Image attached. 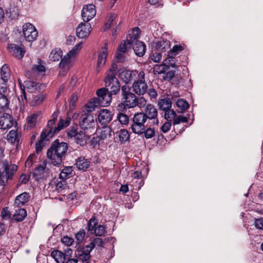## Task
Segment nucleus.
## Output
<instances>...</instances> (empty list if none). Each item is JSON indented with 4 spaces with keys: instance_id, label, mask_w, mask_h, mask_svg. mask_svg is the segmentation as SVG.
<instances>
[{
    "instance_id": "obj_39",
    "label": "nucleus",
    "mask_w": 263,
    "mask_h": 263,
    "mask_svg": "<svg viewBox=\"0 0 263 263\" xmlns=\"http://www.w3.org/2000/svg\"><path fill=\"white\" fill-rule=\"evenodd\" d=\"M72 171L73 169L71 166L65 167L60 174V178L63 180L66 179L68 176L71 174Z\"/></svg>"
},
{
    "instance_id": "obj_46",
    "label": "nucleus",
    "mask_w": 263,
    "mask_h": 263,
    "mask_svg": "<svg viewBox=\"0 0 263 263\" xmlns=\"http://www.w3.org/2000/svg\"><path fill=\"white\" fill-rule=\"evenodd\" d=\"M143 134H144V137L146 139H150L154 137L155 132L154 128L148 127L147 129L145 128Z\"/></svg>"
},
{
    "instance_id": "obj_6",
    "label": "nucleus",
    "mask_w": 263,
    "mask_h": 263,
    "mask_svg": "<svg viewBox=\"0 0 263 263\" xmlns=\"http://www.w3.org/2000/svg\"><path fill=\"white\" fill-rule=\"evenodd\" d=\"M147 121L143 112L136 113L132 119V123L130 126L132 131L135 134L141 135L143 134L145 129V123Z\"/></svg>"
},
{
    "instance_id": "obj_26",
    "label": "nucleus",
    "mask_w": 263,
    "mask_h": 263,
    "mask_svg": "<svg viewBox=\"0 0 263 263\" xmlns=\"http://www.w3.org/2000/svg\"><path fill=\"white\" fill-rule=\"evenodd\" d=\"M29 197V193L24 192L16 197L14 203L17 206H22L28 201Z\"/></svg>"
},
{
    "instance_id": "obj_42",
    "label": "nucleus",
    "mask_w": 263,
    "mask_h": 263,
    "mask_svg": "<svg viewBox=\"0 0 263 263\" xmlns=\"http://www.w3.org/2000/svg\"><path fill=\"white\" fill-rule=\"evenodd\" d=\"M177 106L182 110L187 109L189 105L186 101L183 99H179L176 102Z\"/></svg>"
},
{
    "instance_id": "obj_38",
    "label": "nucleus",
    "mask_w": 263,
    "mask_h": 263,
    "mask_svg": "<svg viewBox=\"0 0 263 263\" xmlns=\"http://www.w3.org/2000/svg\"><path fill=\"white\" fill-rule=\"evenodd\" d=\"M70 119H66V120H64L63 119H61L58 124V126H56V128L54 129V132H57V134L61 129L68 126L70 124Z\"/></svg>"
},
{
    "instance_id": "obj_57",
    "label": "nucleus",
    "mask_w": 263,
    "mask_h": 263,
    "mask_svg": "<svg viewBox=\"0 0 263 263\" xmlns=\"http://www.w3.org/2000/svg\"><path fill=\"white\" fill-rule=\"evenodd\" d=\"M97 223V222L96 221V219L93 218H91L88 223V229L89 231H92L94 230L95 229V227Z\"/></svg>"
},
{
    "instance_id": "obj_51",
    "label": "nucleus",
    "mask_w": 263,
    "mask_h": 263,
    "mask_svg": "<svg viewBox=\"0 0 263 263\" xmlns=\"http://www.w3.org/2000/svg\"><path fill=\"white\" fill-rule=\"evenodd\" d=\"M77 127H70L67 131L68 137L70 138H74V139L78 133L77 132Z\"/></svg>"
},
{
    "instance_id": "obj_7",
    "label": "nucleus",
    "mask_w": 263,
    "mask_h": 263,
    "mask_svg": "<svg viewBox=\"0 0 263 263\" xmlns=\"http://www.w3.org/2000/svg\"><path fill=\"white\" fill-rule=\"evenodd\" d=\"M139 34V28L138 27L133 28L131 34V37H133L131 42L132 45H133V49L135 54L139 57H142L145 52L146 45L143 42L138 40Z\"/></svg>"
},
{
    "instance_id": "obj_5",
    "label": "nucleus",
    "mask_w": 263,
    "mask_h": 263,
    "mask_svg": "<svg viewBox=\"0 0 263 263\" xmlns=\"http://www.w3.org/2000/svg\"><path fill=\"white\" fill-rule=\"evenodd\" d=\"M82 42H80L77 44L63 58H61V62L59 64L60 68L68 70L73 66L76 57L82 48Z\"/></svg>"
},
{
    "instance_id": "obj_29",
    "label": "nucleus",
    "mask_w": 263,
    "mask_h": 263,
    "mask_svg": "<svg viewBox=\"0 0 263 263\" xmlns=\"http://www.w3.org/2000/svg\"><path fill=\"white\" fill-rule=\"evenodd\" d=\"M170 42L167 40L158 41L156 44V48L162 52H164L170 48Z\"/></svg>"
},
{
    "instance_id": "obj_25",
    "label": "nucleus",
    "mask_w": 263,
    "mask_h": 263,
    "mask_svg": "<svg viewBox=\"0 0 263 263\" xmlns=\"http://www.w3.org/2000/svg\"><path fill=\"white\" fill-rule=\"evenodd\" d=\"M74 139V141L80 145L86 144L89 139V136L87 135L85 132L80 131L78 133Z\"/></svg>"
},
{
    "instance_id": "obj_53",
    "label": "nucleus",
    "mask_w": 263,
    "mask_h": 263,
    "mask_svg": "<svg viewBox=\"0 0 263 263\" xmlns=\"http://www.w3.org/2000/svg\"><path fill=\"white\" fill-rule=\"evenodd\" d=\"M161 54L158 52H154L151 56V59L156 63H159L161 60Z\"/></svg>"
},
{
    "instance_id": "obj_62",
    "label": "nucleus",
    "mask_w": 263,
    "mask_h": 263,
    "mask_svg": "<svg viewBox=\"0 0 263 263\" xmlns=\"http://www.w3.org/2000/svg\"><path fill=\"white\" fill-rule=\"evenodd\" d=\"M65 181L64 180L62 179V180H61L57 182L56 184V187L55 189L59 192L62 191L63 189H64V186L65 184Z\"/></svg>"
},
{
    "instance_id": "obj_28",
    "label": "nucleus",
    "mask_w": 263,
    "mask_h": 263,
    "mask_svg": "<svg viewBox=\"0 0 263 263\" xmlns=\"http://www.w3.org/2000/svg\"><path fill=\"white\" fill-rule=\"evenodd\" d=\"M46 165L47 162L46 160H44L34 169L33 172V176L36 180H39L41 178V176L44 173Z\"/></svg>"
},
{
    "instance_id": "obj_43",
    "label": "nucleus",
    "mask_w": 263,
    "mask_h": 263,
    "mask_svg": "<svg viewBox=\"0 0 263 263\" xmlns=\"http://www.w3.org/2000/svg\"><path fill=\"white\" fill-rule=\"evenodd\" d=\"M94 232L97 236H103L106 233V228L104 226L99 225L95 228Z\"/></svg>"
},
{
    "instance_id": "obj_4",
    "label": "nucleus",
    "mask_w": 263,
    "mask_h": 263,
    "mask_svg": "<svg viewBox=\"0 0 263 263\" xmlns=\"http://www.w3.org/2000/svg\"><path fill=\"white\" fill-rule=\"evenodd\" d=\"M97 97L91 99L85 105L86 112L91 113L98 105L102 106H108L110 103V98L102 89H99L97 91Z\"/></svg>"
},
{
    "instance_id": "obj_14",
    "label": "nucleus",
    "mask_w": 263,
    "mask_h": 263,
    "mask_svg": "<svg viewBox=\"0 0 263 263\" xmlns=\"http://www.w3.org/2000/svg\"><path fill=\"white\" fill-rule=\"evenodd\" d=\"M96 14L95 6L92 4H88L84 6L82 10L81 15L84 22H88L95 17Z\"/></svg>"
},
{
    "instance_id": "obj_63",
    "label": "nucleus",
    "mask_w": 263,
    "mask_h": 263,
    "mask_svg": "<svg viewBox=\"0 0 263 263\" xmlns=\"http://www.w3.org/2000/svg\"><path fill=\"white\" fill-rule=\"evenodd\" d=\"M124 53L122 52H120V51H118V52L116 54V60L118 62H122L124 60Z\"/></svg>"
},
{
    "instance_id": "obj_19",
    "label": "nucleus",
    "mask_w": 263,
    "mask_h": 263,
    "mask_svg": "<svg viewBox=\"0 0 263 263\" xmlns=\"http://www.w3.org/2000/svg\"><path fill=\"white\" fill-rule=\"evenodd\" d=\"M112 118L111 112L106 109H101L98 116V121L102 125H106L110 122Z\"/></svg>"
},
{
    "instance_id": "obj_47",
    "label": "nucleus",
    "mask_w": 263,
    "mask_h": 263,
    "mask_svg": "<svg viewBox=\"0 0 263 263\" xmlns=\"http://www.w3.org/2000/svg\"><path fill=\"white\" fill-rule=\"evenodd\" d=\"M17 137V133L15 130H11L7 136L8 141L11 143H14Z\"/></svg>"
},
{
    "instance_id": "obj_32",
    "label": "nucleus",
    "mask_w": 263,
    "mask_h": 263,
    "mask_svg": "<svg viewBox=\"0 0 263 263\" xmlns=\"http://www.w3.org/2000/svg\"><path fill=\"white\" fill-rule=\"evenodd\" d=\"M27 215L26 211L24 209H18L15 210L13 215V219L16 221H22Z\"/></svg>"
},
{
    "instance_id": "obj_11",
    "label": "nucleus",
    "mask_w": 263,
    "mask_h": 263,
    "mask_svg": "<svg viewBox=\"0 0 263 263\" xmlns=\"http://www.w3.org/2000/svg\"><path fill=\"white\" fill-rule=\"evenodd\" d=\"M18 81L21 89L25 99H26V91L29 93H34L42 89V85L40 83L30 80H27L24 81V84H22L20 79Z\"/></svg>"
},
{
    "instance_id": "obj_8",
    "label": "nucleus",
    "mask_w": 263,
    "mask_h": 263,
    "mask_svg": "<svg viewBox=\"0 0 263 263\" xmlns=\"http://www.w3.org/2000/svg\"><path fill=\"white\" fill-rule=\"evenodd\" d=\"M3 168L4 171L0 172V185H5L8 179H10L17 170V166L13 164H9L8 160L3 162Z\"/></svg>"
},
{
    "instance_id": "obj_44",
    "label": "nucleus",
    "mask_w": 263,
    "mask_h": 263,
    "mask_svg": "<svg viewBox=\"0 0 263 263\" xmlns=\"http://www.w3.org/2000/svg\"><path fill=\"white\" fill-rule=\"evenodd\" d=\"M45 96L43 94H38L34 96L32 100V103L33 105H37L40 104L45 99Z\"/></svg>"
},
{
    "instance_id": "obj_56",
    "label": "nucleus",
    "mask_w": 263,
    "mask_h": 263,
    "mask_svg": "<svg viewBox=\"0 0 263 263\" xmlns=\"http://www.w3.org/2000/svg\"><path fill=\"white\" fill-rule=\"evenodd\" d=\"M183 49V48L180 45H175L172 49L170 50L171 55L175 56L178 53V51H181Z\"/></svg>"
},
{
    "instance_id": "obj_22",
    "label": "nucleus",
    "mask_w": 263,
    "mask_h": 263,
    "mask_svg": "<svg viewBox=\"0 0 263 263\" xmlns=\"http://www.w3.org/2000/svg\"><path fill=\"white\" fill-rule=\"evenodd\" d=\"M91 249L88 245H86L82 249H79L77 250L76 255L78 256L79 260L90 259V253Z\"/></svg>"
},
{
    "instance_id": "obj_55",
    "label": "nucleus",
    "mask_w": 263,
    "mask_h": 263,
    "mask_svg": "<svg viewBox=\"0 0 263 263\" xmlns=\"http://www.w3.org/2000/svg\"><path fill=\"white\" fill-rule=\"evenodd\" d=\"M171 126H172V122H169V121L166 122L161 126V129L163 133H166L170 130Z\"/></svg>"
},
{
    "instance_id": "obj_49",
    "label": "nucleus",
    "mask_w": 263,
    "mask_h": 263,
    "mask_svg": "<svg viewBox=\"0 0 263 263\" xmlns=\"http://www.w3.org/2000/svg\"><path fill=\"white\" fill-rule=\"evenodd\" d=\"M117 17V15L115 14H111L108 16L107 22L105 24L106 29H108L113 25V22Z\"/></svg>"
},
{
    "instance_id": "obj_36",
    "label": "nucleus",
    "mask_w": 263,
    "mask_h": 263,
    "mask_svg": "<svg viewBox=\"0 0 263 263\" xmlns=\"http://www.w3.org/2000/svg\"><path fill=\"white\" fill-rule=\"evenodd\" d=\"M39 114L35 113L31 114L27 118V122L30 128L34 127L37 122Z\"/></svg>"
},
{
    "instance_id": "obj_15",
    "label": "nucleus",
    "mask_w": 263,
    "mask_h": 263,
    "mask_svg": "<svg viewBox=\"0 0 263 263\" xmlns=\"http://www.w3.org/2000/svg\"><path fill=\"white\" fill-rule=\"evenodd\" d=\"M1 78L0 79V92L5 93L6 91V87L5 83L8 81L10 77V70L6 64H4L1 68Z\"/></svg>"
},
{
    "instance_id": "obj_24",
    "label": "nucleus",
    "mask_w": 263,
    "mask_h": 263,
    "mask_svg": "<svg viewBox=\"0 0 263 263\" xmlns=\"http://www.w3.org/2000/svg\"><path fill=\"white\" fill-rule=\"evenodd\" d=\"M107 56V45H105V46L102 48V51L100 52L98 55L97 61V69L98 71L100 70L99 69L102 67L105 64Z\"/></svg>"
},
{
    "instance_id": "obj_10",
    "label": "nucleus",
    "mask_w": 263,
    "mask_h": 263,
    "mask_svg": "<svg viewBox=\"0 0 263 263\" xmlns=\"http://www.w3.org/2000/svg\"><path fill=\"white\" fill-rule=\"evenodd\" d=\"M133 91L138 95H143L147 90V85L145 82V73L141 71L138 74V80L133 84Z\"/></svg>"
},
{
    "instance_id": "obj_27",
    "label": "nucleus",
    "mask_w": 263,
    "mask_h": 263,
    "mask_svg": "<svg viewBox=\"0 0 263 263\" xmlns=\"http://www.w3.org/2000/svg\"><path fill=\"white\" fill-rule=\"evenodd\" d=\"M158 106L160 109L164 111L168 110L172 107V101L168 98L159 99Z\"/></svg>"
},
{
    "instance_id": "obj_60",
    "label": "nucleus",
    "mask_w": 263,
    "mask_h": 263,
    "mask_svg": "<svg viewBox=\"0 0 263 263\" xmlns=\"http://www.w3.org/2000/svg\"><path fill=\"white\" fill-rule=\"evenodd\" d=\"M254 225L256 228L263 230V218L256 219Z\"/></svg>"
},
{
    "instance_id": "obj_52",
    "label": "nucleus",
    "mask_w": 263,
    "mask_h": 263,
    "mask_svg": "<svg viewBox=\"0 0 263 263\" xmlns=\"http://www.w3.org/2000/svg\"><path fill=\"white\" fill-rule=\"evenodd\" d=\"M8 104V101L6 96L0 94V106L2 108L6 107Z\"/></svg>"
},
{
    "instance_id": "obj_9",
    "label": "nucleus",
    "mask_w": 263,
    "mask_h": 263,
    "mask_svg": "<svg viewBox=\"0 0 263 263\" xmlns=\"http://www.w3.org/2000/svg\"><path fill=\"white\" fill-rule=\"evenodd\" d=\"M95 120L92 114L82 110L80 113L79 125L84 130L92 129L95 125Z\"/></svg>"
},
{
    "instance_id": "obj_1",
    "label": "nucleus",
    "mask_w": 263,
    "mask_h": 263,
    "mask_svg": "<svg viewBox=\"0 0 263 263\" xmlns=\"http://www.w3.org/2000/svg\"><path fill=\"white\" fill-rule=\"evenodd\" d=\"M121 97L123 103L118 106V110L123 106L127 108L136 106L143 108L146 104V101L144 97L137 98L134 93L130 92V88L126 84L121 87Z\"/></svg>"
},
{
    "instance_id": "obj_35",
    "label": "nucleus",
    "mask_w": 263,
    "mask_h": 263,
    "mask_svg": "<svg viewBox=\"0 0 263 263\" xmlns=\"http://www.w3.org/2000/svg\"><path fill=\"white\" fill-rule=\"evenodd\" d=\"M111 136V129L108 126L103 127L99 134V138L101 140L109 138Z\"/></svg>"
},
{
    "instance_id": "obj_2",
    "label": "nucleus",
    "mask_w": 263,
    "mask_h": 263,
    "mask_svg": "<svg viewBox=\"0 0 263 263\" xmlns=\"http://www.w3.org/2000/svg\"><path fill=\"white\" fill-rule=\"evenodd\" d=\"M118 65L116 64H112L108 71L106 72L105 78V86L107 89L102 88L105 91V94H107L110 98L111 101V96L118 94L121 87L120 83L116 78L117 73Z\"/></svg>"
},
{
    "instance_id": "obj_50",
    "label": "nucleus",
    "mask_w": 263,
    "mask_h": 263,
    "mask_svg": "<svg viewBox=\"0 0 263 263\" xmlns=\"http://www.w3.org/2000/svg\"><path fill=\"white\" fill-rule=\"evenodd\" d=\"M103 244L102 239L100 238H96L94 239L93 242L89 243L88 245L89 247L92 250L95 246H101Z\"/></svg>"
},
{
    "instance_id": "obj_40",
    "label": "nucleus",
    "mask_w": 263,
    "mask_h": 263,
    "mask_svg": "<svg viewBox=\"0 0 263 263\" xmlns=\"http://www.w3.org/2000/svg\"><path fill=\"white\" fill-rule=\"evenodd\" d=\"M176 115V112L173 109H168L164 111V118L169 122H172Z\"/></svg>"
},
{
    "instance_id": "obj_13",
    "label": "nucleus",
    "mask_w": 263,
    "mask_h": 263,
    "mask_svg": "<svg viewBox=\"0 0 263 263\" xmlns=\"http://www.w3.org/2000/svg\"><path fill=\"white\" fill-rule=\"evenodd\" d=\"M23 32L25 39L28 42L34 41L38 35L36 28L31 23H26L23 26Z\"/></svg>"
},
{
    "instance_id": "obj_54",
    "label": "nucleus",
    "mask_w": 263,
    "mask_h": 263,
    "mask_svg": "<svg viewBox=\"0 0 263 263\" xmlns=\"http://www.w3.org/2000/svg\"><path fill=\"white\" fill-rule=\"evenodd\" d=\"M62 242L65 245L70 246L73 243V240L72 238L66 236L62 238Z\"/></svg>"
},
{
    "instance_id": "obj_45",
    "label": "nucleus",
    "mask_w": 263,
    "mask_h": 263,
    "mask_svg": "<svg viewBox=\"0 0 263 263\" xmlns=\"http://www.w3.org/2000/svg\"><path fill=\"white\" fill-rule=\"evenodd\" d=\"M118 119L122 124L126 125L129 122L128 116L125 114L120 113L118 115Z\"/></svg>"
},
{
    "instance_id": "obj_16",
    "label": "nucleus",
    "mask_w": 263,
    "mask_h": 263,
    "mask_svg": "<svg viewBox=\"0 0 263 263\" xmlns=\"http://www.w3.org/2000/svg\"><path fill=\"white\" fill-rule=\"evenodd\" d=\"M91 28L89 23H81L76 28L77 35L81 39L87 37L91 32Z\"/></svg>"
},
{
    "instance_id": "obj_12",
    "label": "nucleus",
    "mask_w": 263,
    "mask_h": 263,
    "mask_svg": "<svg viewBox=\"0 0 263 263\" xmlns=\"http://www.w3.org/2000/svg\"><path fill=\"white\" fill-rule=\"evenodd\" d=\"M146 107L144 109L143 114L146 120L152 121L153 125H158L159 124V120L158 118V110L156 107L151 104H148L145 105Z\"/></svg>"
},
{
    "instance_id": "obj_58",
    "label": "nucleus",
    "mask_w": 263,
    "mask_h": 263,
    "mask_svg": "<svg viewBox=\"0 0 263 263\" xmlns=\"http://www.w3.org/2000/svg\"><path fill=\"white\" fill-rule=\"evenodd\" d=\"M175 75V72L171 70L167 71L165 73H164V75L163 76V79L165 81H171L173 78L174 77Z\"/></svg>"
},
{
    "instance_id": "obj_34",
    "label": "nucleus",
    "mask_w": 263,
    "mask_h": 263,
    "mask_svg": "<svg viewBox=\"0 0 263 263\" xmlns=\"http://www.w3.org/2000/svg\"><path fill=\"white\" fill-rule=\"evenodd\" d=\"M76 166L80 170H84L89 166V161L83 157L79 158L76 162Z\"/></svg>"
},
{
    "instance_id": "obj_33",
    "label": "nucleus",
    "mask_w": 263,
    "mask_h": 263,
    "mask_svg": "<svg viewBox=\"0 0 263 263\" xmlns=\"http://www.w3.org/2000/svg\"><path fill=\"white\" fill-rule=\"evenodd\" d=\"M169 68V66L165 64H156L153 67V72L154 74H160L164 73Z\"/></svg>"
},
{
    "instance_id": "obj_64",
    "label": "nucleus",
    "mask_w": 263,
    "mask_h": 263,
    "mask_svg": "<svg viewBox=\"0 0 263 263\" xmlns=\"http://www.w3.org/2000/svg\"><path fill=\"white\" fill-rule=\"evenodd\" d=\"M29 181V177L25 174L21 175L19 182L21 184H26Z\"/></svg>"
},
{
    "instance_id": "obj_3",
    "label": "nucleus",
    "mask_w": 263,
    "mask_h": 263,
    "mask_svg": "<svg viewBox=\"0 0 263 263\" xmlns=\"http://www.w3.org/2000/svg\"><path fill=\"white\" fill-rule=\"evenodd\" d=\"M68 149V145L65 142L54 141L47 152V156L51 163L54 166H60L65 157Z\"/></svg>"
},
{
    "instance_id": "obj_17",
    "label": "nucleus",
    "mask_w": 263,
    "mask_h": 263,
    "mask_svg": "<svg viewBox=\"0 0 263 263\" xmlns=\"http://www.w3.org/2000/svg\"><path fill=\"white\" fill-rule=\"evenodd\" d=\"M55 123V122L53 120L50 119L48 121L46 128L40 136L42 139L50 138L57 134V132H54V129L56 128Z\"/></svg>"
},
{
    "instance_id": "obj_18",
    "label": "nucleus",
    "mask_w": 263,
    "mask_h": 263,
    "mask_svg": "<svg viewBox=\"0 0 263 263\" xmlns=\"http://www.w3.org/2000/svg\"><path fill=\"white\" fill-rule=\"evenodd\" d=\"M8 49L12 55L18 59H22L25 53V50L23 46H20L14 44L9 45Z\"/></svg>"
},
{
    "instance_id": "obj_48",
    "label": "nucleus",
    "mask_w": 263,
    "mask_h": 263,
    "mask_svg": "<svg viewBox=\"0 0 263 263\" xmlns=\"http://www.w3.org/2000/svg\"><path fill=\"white\" fill-rule=\"evenodd\" d=\"M187 121V118L183 116H175L173 120V124H178L180 123H185Z\"/></svg>"
},
{
    "instance_id": "obj_41",
    "label": "nucleus",
    "mask_w": 263,
    "mask_h": 263,
    "mask_svg": "<svg viewBox=\"0 0 263 263\" xmlns=\"http://www.w3.org/2000/svg\"><path fill=\"white\" fill-rule=\"evenodd\" d=\"M119 138L120 141L125 142L129 139V134L126 129H121L119 134Z\"/></svg>"
},
{
    "instance_id": "obj_21",
    "label": "nucleus",
    "mask_w": 263,
    "mask_h": 263,
    "mask_svg": "<svg viewBox=\"0 0 263 263\" xmlns=\"http://www.w3.org/2000/svg\"><path fill=\"white\" fill-rule=\"evenodd\" d=\"M11 116L7 113H4L0 117V128L5 129L11 127L13 125Z\"/></svg>"
},
{
    "instance_id": "obj_23",
    "label": "nucleus",
    "mask_w": 263,
    "mask_h": 263,
    "mask_svg": "<svg viewBox=\"0 0 263 263\" xmlns=\"http://www.w3.org/2000/svg\"><path fill=\"white\" fill-rule=\"evenodd\" d=\"M51 256L55 260L57 263H65L67 257L66 254L60 250H54L51 252Z\"/></svg>"
},
{
    "instance_id": "obj_61",
    "label": "nucleus",
    "mask_w": 263,
    "mask_h": 263,
    "mask_svg": "<svg viewBox=\"0 0 263 263\" xmlns=\"http://www.w3.org/2000/svg\"><path fill=\"white\" fill-rule=\"evenodd\" d=\"M85 235V233L84 230H80L76 234V237L78 241H82Z\"/></svg>"
},
{
    "instance_id": "obj_30",
    "label": "nucleus",
    "mask_w": 263,
    "mask_h": 263,
    "mask_svg": "<svg viewBox=\"0 0 263 263\" xmlns=\"http://www.w3.org/2000/svg\"><path fill=\"white\" fill-rule=\"evenodd\" d=\"M62 51L60 48H55L52 50L49 55V59L52 61H58L62 58Z\"/></svg>"
},
{
    "instance_id": "obj_20",
    "label": "nucleus",
    "mask_w": 263,
    "mask_h": 263,
    "mask_svg": "<svg viewBox=\"0 0 263 263\" xmlns=\"http://www.w3.org/2000/svg\"><path fill=\"white\" fill-rule=\"evenodd\" d=\"M119 72V77L126 84L128 83L132 79L133 76L136 75V71H130L125 68L117 69Z\"/></svg>"
},
{
    "instance_id": "obj_59",
    "label": "nucleus",
    "mask_w": 263,
    "mask_h": 263,
    "mask_svg": "<svg viewBox=\"0 0 263 263\" xmlns=\"http://www.w3.org/2000/svg\"><path fill=\"white\" fill-rule=\"evenodd\" d=\"M35 157V156L34 155H31L29 156L27 160L25 162L26 167H30L32 165Z\"/></svg>"
},
{
    "instance_id": "obj_31",
    "label": "nucleus",
    "mask_w": 263,
    "mask_h": 263,
    "mask_svg": "<svg viewBox=\"0 0 263 263\" xmlns=\"http://www.w3.org/2000/svg\"><path fill=\"white\" fill-rule=\"evenodd\" d=\"M133 37H131V34H129L127 36V40L123 43H122L119 47L118 51L120 52L125 53L127 51L128 48H130L132 45L131 40Z\"/></svg>"
},
{
    "instance_id": "obj_37",
    "label": "nucleus",
    "mask_w": 263,
    "mask_h": 263,
    "mask_svg": "<svg viewBox=\"0 0 263 263\" xmlns=\"http://www.w3.org/2000/svg\"><path fill=\"white\" fill-rule=\"evenodd\" d=\"M41 60L38 59L37 64H34L32 67V71L34 73H43L45 71V66L41 63Z\"/></svg>"
}]
</instances>
